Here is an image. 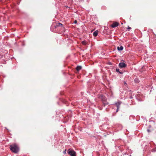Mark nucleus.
Here are the masks:
<instances>
[{
  "label": "nucleus",
  "mask_w": 156,
  "mask_h": 156,
  "mask_svg": "<svg viewBox=\"0 0 156 156\" xmlns=\"http://www.w3.org/2000/svg\"><path fill=\"white\" fill-rule=\"evenodd\" d=\"M116 71L118 72V73H120V74H122V71H120V70L119 69H118V68H116Z\"/></svg>",
  "instance_id": "10"
},
{
  "label": "nucleus",
  "mask_w": 156,
  "mask_h": 156,
  "mask_svg": "<svg viewBox=\"0 0 156 156\" xmlns=\"http://www.w3.org/2000/svg\"><path fill=\"white\" fill-rule=\"evenodd\" d=\"M118 25L119 23H118L115 22L111 26L112 27L114 28L118 26Z\"/></svg>",
  "instance_id": "5"
},
{
  "label": "nucleus",
  "mask_w": 156,
  "mask_h": 156,
  "mask_svg": "<svg viewBox=\"0 0 156 156\" xmlns=\"http://www.w3.org/2000/svg\"><path fill=\"white\" fill-rule=\"evenodd\" d=\"M57 26L58 27H62L63 26V25L61 23H58V24L57 25Z\"/></svg>",
  "instance_id": "12"
},
{
  "label": "nucleus",
  "mask_w": 156,
  "mask_h": 156,
  "mask_svg": "<svg viewBox=\"0 0 156 156\" xmlns=\"http://www.w3.org/2000/svg\"><path fill=\"white\" fill-rule=\"evenodd\" d=\"M98 33V31L96 30L93 33V35L94 37H96L97 36Z\"/></svg>",
  "instance_id": "7"
},
{
  "label": "nucleus",
  "mask_w": 156,
  "mask_h": 156,
  "mask_svg": "<svg viewBox=\"0 0 156 156\" xmlns=\"http://www.w3.org/2000/svg\"><path fill=\"white\" fill-rule=\"evenodd\" d=\"M101 100L102 103L104 106H105V105H108V103L107 101L105 98V97H102L101 98Z\"/></svg>",
  "instance_id": "3"
},
{
  "label": "nucleus",
  "mask_w": 156,
  "mask_h": 156,
  "mask_svg": "<svg viewBox=\"0 0 156 156\" xmlns=\"http://www.w3.org/2000/svg\"><path fill=\"white\" fill-rule=\"evenodd\" d=\"M124 85L126 86L127 85V83H126L125 82H124Z\"/></svg>",
  "instance_id": "16"
},
{
  "label": "nucleus",
  "mask_w": 156,
  "mask_h": 156,
  "mask_svg": "<svg viewBox=\"0 0 156 156\" xmlns=\"http://www.w3.org/2000/svg\"><path fill=\"white\" fill-rule=\"evenodd\" d=\"M66 149L64 151H63V153L64 154H66Z\"/></svg>",
  "instance_id": "14"
},
{
  "label": "nucleus",
  "mask_w": 156,
  "mask_h": 156,
  "mask_svg": "<svg viewBox=\"0 0 156 156\" xmlns=\"http://www.w3.org/2000/svg\"><path fill=\"white\" fill-rule=\"evenodd\" d=\"M119 66L120 68H125L126 66V65L124 62L120 63Z\"/></svg>",
  "instance_id": "4"
},
{
  "label": "nucleus",
  "mask_w": 156,
  "mask_h": 156,
  "mask_svg": "<svg viewBox=\"0 0 156 156\" xmlns=\"http://www.w3.org/2000/svg\"><path fill=\"white\" fill-rule=\"evenodd\" d=\"M134 81L136 83H138L140 82V80L138 79H135Z\"/></svg>",
  "instance_id": "11"
},
{
  "label": "nucleus",
  "mask_w": 156,
  "mask_h": 156,
  "mask_svg": "<svg viewBox=\"0 0 156 156\" xmlns=\"http://www.w3.org/2000/svg\"><path fill=\"white\" fill-rule=\"evenodd\" d=\"M10 147L12 151L15 153H17L19 151V147L16 144L11 145Z\"/></svg>",
  "instance_id": "1"
},
{
  "label": "nucleus",
  "mask_w": 156,
  "mask_h": 156,
  "mask_svg": "<svg viewBox=\"0 0 156 156\" xmlns=\"http://www.w3.org/2000/svg\"><path fill=\"white\" fill-rule=\"evenodd\" d=\"M81 66H78L76 67V69L77 71H79L81 69Z\"/></svg>",
  "instance_id": "8"
},
{
  "label": "nucleus",
  "mask_w": 156,
  "mask_h": 156,
  "mask_svg": "<svg viewBox=\"0 0 156 156\" xmlns=\"http://www.w3.org/2000/svg\"><path fill=\"white\" fill-rule=\"evenodd\" d=\"M131 27H128V30H129L131 29Z\"/></svg>",
  "instance_id": "15"
},
{
  "label": "nucleus",
  "mask_w": 156,
  "mask_h": 156,
  "mask_svg": "<svg viewBox=\"0 0 156 156\" xmlns=\"http://www.w3.org/2000/svg\"><path fill=\"white\" fill-rule=\"evenodd\" d=\"M120 104L121 102H118L115 103V105H116L117 108H118V109H119Z\"/></svg>",
  "instance_id": "6"
},
{
  "label": "nucleus",
  "mask_w": 156,
  "mask_h": 156,
  "mask_svg": "<svg viewBox=\"0 0 156 156\" xmlns=\"http://www.w3.org/2000/svg\"><path fill=\"white\" fill-rule=\"evenodd\" d=\"M147 131L148 132H150V130L149 129H147Z\"/></svg>",
  "instance_id": "17"
},
{
  "label": "nucleus",
  "mask_w": 156,
  "mask_h": 156,
  "mask_svg": "<svg viewBox=\"0 0 156 156\" xmlns=\"http://www.w3.org/2000/svg\"><path fill=\"white\" fill-rule=\"evenodd\" d=\"M77 23V21H76V20H75V23Z\"/></svg>",
  "instance_id": "18"
},
{
  "label": "nucleus",
  "mask_w": 156,
  "mask_h": 156,
  "mask_svg": "<svg viewBox=\"0 0 156 156\" xmlns=\"http://www.w3.org/2000/svg\"><path fill=\"white\" fill-rule=\"evenodd\" d=\"M118 109H118V108L117 109V111H116V112H118Z\"/></svg>",
  "instance_id": "19"
},
{
  "label": "nucleus",
  "mask_w": 156,
  "mask_h": 156,
  "mask_svg": "<svg viewBox=\"0 0 156 156\" xmlns=\"http://www.w3.org/2000/svg\"><path fill=\"white\" fill-rule=\"evenodd\" d=\"M82 43L84 45H85L86 44V43L85 41H83L82 42Z\"/></svg>",
  "instance_id": "13"
},
{
  "label": "nucleus",
  "mask_w": 156,
  "mask_h": 156,
  "mask_svg": "<svg viewBox=\"0 0 156 156\" xmlns=\"http://www.w3.org/2000/svg\"><path fill=\"white\" fill-rule=\"evenodd\" d=\"M68 153L71 156H76V152L72 149H69L68 151Z\"/></svg>",
  "instance_id": "2"
},
{
  "label": "nucleus",
  "mask_w": 156,
  "mask_h": 156,
  "mask_svg": "<svg viewBox=\"0 0 156 156\" xmlns=\"http://www.w3.org/2000/svg\"><path fill=\"white\" fill-rule=\"evenodd\" d=\"M123 47L122 46H121L120 47H117V49L118 51H122L123 50Z\"/></svg>",
  "instance_id": "9"
}]
</instances>
